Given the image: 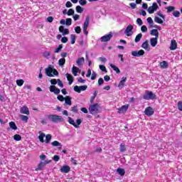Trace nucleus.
<instances>
[{"mask_svg": "<svg viewBox=\"0 0 182 182\" xmlns=\"http://www.w3.org/2000/svg\"><path fill=\"white\" fill-rule=\"evenodd\" d=\"M49 163H50V161H48V160H46L44 161H41L37 168H36V171H39L41 170H43V167H45V166L46 164H49Z\"/></svg>", "mask_w": 182, "mask_h": 182, "instance_id": "nucleus-7", "label": "nucleus"}, {"mask_svg": "<svg viewBox=\"0 0 182 182\" xmlns=\"http://www.w3.org/2000/svg\"><path fill=\"white\" fill-rule=\"evenodd\" d=\"M109 66L110 68H112V69H113V70L116 72V73L117 74L120 73V69H119L117 66L114 65V64H109Z\"/></svg>", "mask_w": 182, "mask_h": 182, "instance_id": "nucleus-29", "label": "nucleus"}, {"mask_svg": "<svg viewBox=\"0 0 182 182\" xmlns=\"http://www.w3.org/2000/svg\"><path fill=\"white\" fill-rule=\"evenodd\" d=\"M75 10L77 14H82V12H83V8H82L80 6H77L75 7Z\"/></svg>", "mask_w": 182, "mask_h": 182, "instance_id": "nucleus-35", "label": "nucleus"}, {"mask_svg": "<svg viewBox=\"0 0 182 182\" xmlns=\"http://www.w3.org/2000/svg\"><path fill=\"white\" fill-rule=\"evenodd\" d=\"M65 25H67V26H70V25H72V18H67L65 21Z\"/></svg>", "mask_w": 182, "mask_h": 182, "instance_id": "nucleus-42", "label": "nucleus"}, {"mask_svg": "<svg viewBox=\"0 0 182 182\" xmlns=\"http://www.w3.org/2000/svg\"><path fill=\"white\" fill-rule=\"evenodd\" d=\"M100 70H102V72H105V73H107V70L106 69V67L103 65H100L99 66Z\"/></svg>", "mask_w": 182, "mask_h": 182, "instance_id": "nucleus-41", "label": "nucleus"}, {"mask_svg": "<svg viewBox=\"0 0 182 182\" xmlns=\"http://www.w3.org/2000/svg\"><path fill=\"white\" fill-rule=\"evenodd\" d=\"M151 35H152V36H155V38H159V30L158 29L151 30Z\"/></svg>", "mask_w": 182, "mask_h": 182, "instance_id": "nucleus-27", "label": "nucleus"}, {"mask_svg": "<svg viewBox=\"0 0 182 182\" xmlns=\"http://www.w3.org/2000/svg\"><path fill=\"white\" fill-rule=\"evenodd\" d=\"M76 63H77V66L81 68V66H83V65L85 64V58L82 57V58H78L76 60Z\"/></svg>", "mask_w": 182, "mask_h": 182, "instance_id": "nucleus-15", "label": "nucleus"}, {"mask_svg": "<svg viewBox=\"0 0 182 182\" xmlns=\"http://www.w3.org/2000/svg\"><path fill=\"white\" fill-rule=\"evenodd\" d=\"M148 23L151 24V26L153 25L154 23V21H153V18H151V17H149L147 19H146Z\"/></svg>", "mask_w": 182, "mask_h": 182, "instance_id": "nucleus-53", "label": "nucleus"}, {"mask_svg": "<svg viewBox=\"0 0 182 182\" xmlns=\"http://www.w3.org/2000/svg\"><path fill=\"white\" fill-rule=\"evenodd\" d=\"M173 16H175V18H179L180 17V11H174L173 13Z\"/></svg>", "mask_w": 182, "mask_h": 182, "instance_id": "nucleus-46", "label": "nucleus"}, {"mask_svg": "<svg viewBox=\"0 0 182 182\" xmlns=\"http://www.w3.org/2000/svg\"><path fill=\"white\" fill-rule=\"evenodd\" d=\"M14 139L16 140V141H21V140H22V136H21L19 134H15L14 136Z\"/></svg>", "mask_w": 182, "mask_h": 182, "instance_id": "nucleus-36", "label": "nucleus"}, {"mask_svg": "<svg viewBox=\"0 0 182 182\" xmlns=\"http://www.w3.org/2000/svg\"><path fill=\"white\" fill-rule=\"evenodd\" d=\"M79 4L82 6H85V5H86V4H87V1H86V0H79Z\"/></svg>", "mask_w": 182, "mask_h": 182, "instance_id": "nucleus-47", "label": "nucleus"}, {"mask_svg": "<svg viewBox=\"0 0 182 182\" xmlns=\"http://www.w3.org/2000/svg\"><path fill=\"white\" fill-rule=\"evenodd\" d=\"M20 119L22 122H25V123H28V120H29V117L26 115H20Z\"/></svg>", "mask_w": 182, "mask_h": 182, "instance_id": "nucleus-30", "label": "nucleus"}, {"mask_svg": "<svg viewBox=\"0 0 182 182\" xmlns=\"http://www.w3.org/2000/svg\"><path fill=\"white\" fill-rule=\"evenodd\" d=\"M75 14V10H73V9H70L67 13V15H68V16H71V15H73Z\"/></svg>", "mask_w": 182, "mask_h": 182, "instance_id": "nucleus-44", "label": "nucleus"}, {"mask_svg": "<svg viewBox=\"0 0 182 182\" xmlns=\"http://www.w3.org/2000/svg\"><path fill=\"white\" fill-rule=\"evenodd\" d=\"M72 73L74 76H77V73H80V69L79 68L73 65L72 68Z\"/></svg>", "mask_w": 182, "mask_h": 182, "instance_id": "nucleus-16", "label": "nucleus"}, {"mask_svg": "<svg viewBox=\"0 0 182 182\" xmlns=\"http://www.w3.org/2000/svg\"><path fill=\"white\" fill-rule=\"evenodd\" d=\"M117 173L119 176H124V174H126V171H125L123 168H118L117 169Z\"/></svg>", "mask_w": 182, "mask_h": 182, "instance_id": "nucleus-25", "label": "nucleus"}, {"mask_svg": "<svg viewBox=\"0 0 182 182\" xmlns=\"http://www.w3.org/2000/svg\"><path fill=\"white\" fill-rule=\"evenodd\" d=\"M157 8H159L157 3H154L152 6L148 8L149 14H154V11H157Z\"/></svg>", "mask_w": 182, "mask_h": 182, "instance_id": "nucleus-10", "label": "nucleus"}, {"mask_svg": "<svg viewBox=\"0 0 182 182\" xmlns=\"http://www.w3.org/2000/svg\"><path fill=\"white\" fill-rule=\"evenodd\" d=\"M144 113L146 116H153L154 114V110L153 108H151V107H148L145 109Z\"/></svg>", "mask_w": 182, "mask_h": 182, "instance_id": "nucleus-11", "label": "nucleus"}, {"mask_svg": "<svg viewBox=\"0 0 182 182\" xmlns=\"http://www.w3.org/2000/svg\"><path fill=\"white\" fill-rule=\"evenodd\" d=\"M127 109H129V105H123L120 108L118 109L119 113H125V112H127Z\"/></svg>", "mask_w": 182, "mask_h": 182, "instance_id": "nucleus-17", "label": "nucleus"}, {"mask_svg": "<svg viewBox=\"0 0 182 182\" xmlns=\"http://www.w3.org/2000/svg\"><path fill=\"white\" fill-rule=\"evenodd\" d=\"M20 112L21 114H26L27 116L30 114L29 108L25 105L20 108Z\"/></svg>", "mask_w": 182, "mask_h": 182, "instance_id": "nucleus-13", "label": "nucleus"}, {"mask_svg": "<svg viewBox=\"0 0 182 182\" xmlns=\"http://www.w3.org/2000/svg\"><path fill=\"white\" fill-rule=\"evenodd\" d=\"M136 23L139 25V26H141V25H143V21L141 20V18H137Z\"/></svg>", "mask_w": 182, "mask_h": 182, "instance_id": "nucleus-54", "label": "nucleus"}, {"mask_svg": "<svg viewBox=\"0 0 182 182\" xmlns=\"http://www.w3.org/2000/svg\"><path fill=\"white\" fill-rule=\"evenodd\" d=\"M133 25L129 24L127 26V28L124 31V33L127 36H132L133 35Z\"/></svg>", "mask_w": 182, "mask_h": 182, "instance_id": "nucleus-9", "label": "nucleus"}, {"mask_svg": "<svg viewBox=\"0 0 182 182\" xmlns=\"http://www.w3.org/2000/svg\"><path fill=\"white\" fill-rule=\"evenodd\" d=\"M113 38V33L109 32L108 34H106L101 37L100 41L101 42H109L110 39Z\"/></svg>", "mask_w": 182, "mask_h": 182, "instance_id": "nucleus-6", "label": "nucleus"}, {"mask_svg": "<svg viewBox=\"0 0 182 182\" xmlns=\"http://www.w3.org/2000/svg\"><path fill=\"white\" fill-rule=\"evenodd\" d=\"M50 140H52V135L50 134H47L46 136V143H49L50 141Z\"/></svg>", "mask_w": 182, "mask_h": 182, "instance_id": "nucleus-40", "label": "nucleus"}, {"mask_svg": "<svg viewBox=\"0 0 182 182\" xmlns=\"http://www.w3.org/2000/svg\"><path fill=\"white\" fill-rule=\"evenodd\" d=\"M60 159V158L59 157V156L58 155H55L53 157V160L54 161H59V160Z\"/></svg>", "mask_w": 182, "mask_h": 182, "instance_id": "nucleus-59", "label": "nucleus"}, {"mask_svg": "<svg viewBox=\"0 0 182 182\" xmlns=\"http://www.w3.org/2000/svg\"><path fill=\"white\" fill-rule=\"evenodd\" d=\"M71 112H73V113H77V106H74L71 107Z\"/></svg>", "mask_w": 182, "mask_h": 182, "instance_id": "nucleus-51", "label": "nucleus"}, {"mask_svg": "<svg viewBox=\"0 0 182 182\" xmlns=\"http://www.w3.org/2000/svg\"><path fill=\"white\" fill-rule=\"evenodd\" d=\"M89 23H90V17L87 16H86L85 22L82 24V31L85 36H87V35H89V31H87V28H89Z\"/></svg>", "mask_w": 182, "mask_h": 182, "instance_id": "nucleus-2", "label": "nucleus"}, {"mask_svg": "<svg viewBox=\"0 0 182 182\" xmlns=\"http://www.w3.org/2000/svg\"><path fill=\"white\" fill-rule=\"evenodd\" d=\"M62 43H66L68 42V37H63L61 38Z\"/></svg>", "mask_w": 182, "mask_h": 182, "instance_id": "nucleus-62", "label": "nucleus"}, {"mask_svg": "<svg viewBox=\"0 0 182 182\" xmlns=\"http://www.w3.org/2000/svg\"><path fill=\"white\" fill-rule=\"evenodd\" d=\"M65 6H66V8H72L73 4L70 1H67L65 4Z\"/></svg>", "mask_w": 182, "mask_h": 182, "instance_id": "nucleus-60", "label": "nucleus"}, {"mask_svg": "<svg viewBox=\"0 0 182 182\" xmlns=\"http://www.w3.org/2000/svg\"><path fill=\"white\" fill-rule=\"evenodd\" d=\"M126 80H127V77H123L118 85V87H124V83H126Z\"/></svg>", "mask_w": 182, "mask_h": 182, "instance_id": "nucleus-21", "label": "nucleus"}, {"mask_svg": "<svg viewBox=\"0 0 182 182\" xmlns=\"http://www.w3.org/2000/svg\"><path fill=\"white\" fill-rule=\"evenodd\" d=\"M23 83H24V81L23 80H16V84L18 85V86H23Z\"/></svg>", "mask_w": 182, "mask_h": 182, "instance_id": "nucleus-45", "label": "nucleus"}, {"mask_svg": "<svg viewBox=\"0 0 182 182\" xmlns=\"http://www.w3.org/2000/svg\"><path fill=\"white\" fill-rule=\"evenodd\" d=\"M64 100L65 102V105H68V106L72 105V98H70V97L67 96Z\"/></svg>", "mask_w": 182, "mask_h": 182, "instance_id": "nucleus-26", "label": "nucleus"}, {"mask_svg": "<svg viewBox=\"0 0 182 182\" xmlns=\"http://www.w3.org/2000/svg\"><path fill=\"white\" fill-rule=\"evenodd\" d=\"M58 100H60V102H65V97H63V95H58L57 97Z\"/></svg>", "mask_w": 182, "mask_h": 182, "instance_id": "nucleus-49", "label": "nucleus"}, {"mask_svg": "<svg viewBox=\"0 0 182 182\" xmlns=\"http://www.w3.org/2000/svg\"><path fill=\"white\" fill-rule=\"evenodd\" d=\"M9 126L12 130H18V127H16V124H15L14 122H9Z\"/></svg>", "mask_w": 182, "mask_h": 182, "instance_id": "nucleus-31", "label": "nucleus"}, {"mask_svg": "<svg viewBox=\"0 0 182 182\" xmlns=\"http://www.w3.org/2000/svg\"><path fill=\"white\" fill-rule=\"evenodd\" d=\"M132 55L136 58H140V56H143V55H144V51L143 50H140L139 51L134 50L132 52Z\"/></svg>", "mask_w": 182, "mask_h": 182, "instance_id": "nucleus-12", "label": "nucleus"}, {"mask_svg": "<svg viewBox=\"0 0 182 182\" xmlns=\"http://www.w3.org/2000/svg\"><path fill=\"white\" fill-rule=\"evenodd\" d=\"M154 21L156 23H163V20H161V18H160L159 17L156 16L154 18Z\"/></svg>", "mask_w": 182, "mask_h": 182, "instance_id": "nucleus-43", "label": "nucleus"}, {"mask_svg": "<svg viewBox=\"0 0 182 182\" xmlns=\"http://www.w3.org/2000/svg\"><path fill=\"white\" fill-rule=\"evenodd\" d=\"M97 74L95 72H92V76H91V80H95L96 79Z\"/></svg>", "mask_w": 182, "mask_h": 182, "instance_id": "nucleus-64", "label": "nucleus"}, {"mask_svg": "<svg viewBox=\"0 0 182 182\" xmlns=\"http://www.w3.org/2000/svg\"><path fill=\"white\" fill-rule=\"evenodd\" d=\"M178 109L180 110V112H182V102L179 101L178 102Z\"/></svg>", "mask_w": 182, "mask_h": 182, "instance_id": "nucleus-52", "label": "nucleus"}, {"mask_svg": "<svg viewBox=\"0 0 182 182\" xmlns=\"http://www.w3.org/2000/svg\"><path fill=\"white\" fill-rule=\"evenodd\" d=\"M46 75L49 76V77H53L54 76H58L59 73L55 69L52 68V67H48L46 69Z\"/></svg>", "mask_w": 182, "mask_h": 182, "instance_id": "nucleus-3", "label": "nucleus"}, {"mask_svg": "<svg viewBox=\"0 0 182 182\" xmlns=\"http://www.w3.org/2000/svg\"><path fill=\"white\" fill-rule=\"evenodd\" d=\"M62 33H63V36H65V35H69V29L64 28V31H63V32Z\"/></svg>", "mask_w": 182, "mask_h": 182, "instance_id": "nucleus-57", "label": "nucleus"}, {"mask_svg": "<svg viewBox=\"0 0 182 182\" xmlns=\"http://www.w3.org/2000/svg\"><path fill=\"white\" fill-rule=\"evenodd\" d=\"M48 119L52 123H63L65 122V119L62 116L56 115V114H49L48 115Z\"/></svg>", "mask_w": 182, "mask_h": 182, "instance_id": "nucleus-1", "label": "nucleus"}, {"mask_svg": "<svg viewBox=\"0 0 182 182\" xmlns=\"http://www.w3.org/2000/svg\"><path fill=\"white\" fill-rule=\"evenodd\" d=\"M166 9H167V12L168 13L173 12V11H174V6H168Z\"/></svg>", "mask_w": 182, "mask_h": 182, "instance_id": "nucleus-50", "label": "nucleus"}, {"mask_svg": "<svg viewBox=\"0 0 182 182\" xmlns=\"http://www.w3.org/2000/svg\"><path fill=\"white\" fill-rule=\"evenodd\" d=\"M60 171L61 173H68L70 171V167H69V166H63L61 168H60Z\"/></svg>", "mask_w": 182, "mask_h": 182, "instance_id": "nucleus-20", "label": "nucleus"}, {"mask_svg": "<svg viewBox=\"0 0 182 182\" xmlns=\"http://www.w3.org/2000/svg\"><path fill=\"white\" fill-rule=\"evenodd\" d=\"M66 63V60L65 58H60L58 60L59 66H63Z\"/></svg>", "mask_w": 182, "mask_h": 182, "instance_id": "nucleus-34", "label": "nucleus"}, {"mask_svg": "<svg viewBox=\"0 0 182 182\" xmlns=\"http://www.w3.org/2000/svg\"><path fill=\"white\" fill-rule=\"evenodd\" d=\"M141 48H143V49H145V50H150V49L149 48V41H146L145 42H144L141 45Z\"/></svg>", "mask_w": 182, "mask_h": 182, "instance_id": "nucleus-28", "label": "nucleus"}, {"mask_svg": "<svg viewBox=\"0 0 182 182\" xmlns=\"http://www.w3.org/2000/svg\"><path fill=\"white\" fill-rule=\"evenodd\" d=\"M141 38H143V34H141V33H140L135 38L136 43H139V41H141Z\"/></svg>", "mask_w": 182, "mask_h": 182, "instance_id": "nucleus-32", "label": "nucleus"}, {"mask_svg": "<svg viewBox=\"0 0 182 182\" xmlns=\"http://www.w3.org/2000/svg\"><path fill=\"white\" fill-rule=\"evenodd\" d=\"M55 89H56V86H55V85H51V86L50 87V92H51L52 93H54Z\"/></svg>", "mask_w": 182, "mask_h": 182, "instance_id": "nucleus-56", "label": "nucleus"}, {"mask_svg": "<svg viewBox=\"0 0 182 182\" xmlns=\"http://www.w3.org/2000/svg\"><path fill=\"white\" fill-rule=\"evenodd\" d=\"M70 40H71V44L75 45V43L76 42V36H75V34H71Z\"/></svg>", "mask_w": 182, "mask_h": 182, "instance_id": "nucleus-33", "label": "nucleus"}, {"mask_svg": "<svg viewBox=\"0 0 182 182\" xmlns=\"http://www.w3.org/2000/svg\"><path fill=\"white\" fill-rule=\"evenodd\" d=\"M52 146H53V147H58V149H62V144H60L59 141H54L51 143Z\"/></svg>", "mask_w": 182, "mask_h": 182, "instance_id": "nucleus-23", "label": "nucleus"}, {"mask_svg": "<svg viewBox=\"0 0 182 182\" xmlns=\"http://www.w3.org/2000/svg\"><path fill=\"white\" fill-rule=\"evenodd\" d=\"M68 123L70 124H72V126H74V127H75V129H77V127H79V126H77V124H76V123H75V120H73L72 119V117H68Z\"/></svg>", "mask_w": 182, "mask_h": 182, "instance_id": "nucleus-22", "label": "nucleus"}, {"mask_svg": "<svg viewBox=\"0 0 182 182\" xmlns=\"http://www.w3.org/2000/svg\"><path fill=\"white\" fill-rule=\"evenodd\" d=\"M57 83L58 85V86H60V87H63V83L62 82V81L60 80H57Z\"/></svg>", "mask_w": 182, "mask_h": 182, "instance_id": "nucleus-63", "label": "nucleus"}, {"mask_svg": "<svg viewBox=\"0 0 182 182\" xmlns=\"http://www.w3.org/2000/svg\"><path fill=\"white\" fill-rule=\"evenodd\" d=\"M105 83V80H103V78H99L98 80V85L99 86H102Z\"/></svg>", "mask_w": 182, "mask_h": 182, "instance_id": "nucleus-58", "label": "nucleus"}, {"mask_svg": "<svg viewBox=\"0 0 182 182\" xmlns=\"http://www.w3.org/2000/svg\"><path fill=\"white\" fill-rule=\"evenodd\" d=\"M141 32H146L147 31V26H142L141 27Z\"/></svg>", "mask_w": 182, "mask_h": 182, "instance_id": "nucleus-61", "label": "nucleus"}, {"mask_svg": "<svg viewBox=\"0 0 182 182\" xmlns=\"http://www.w3.org/2000/svg\"><path fill=\"white\" fill-rule=\"evenodd\" d=\"M63 46L62 44L59 45L58 47L55 50V53H59L62 50Z\"/></svg>", "mask_w": 182, "mask_h": 182, "instance_id": "nucleus-38", "label": "nucleus"}, {"mask_svg": "<svg viewBox=\"0 0 182 182\" xmlns=\"http://www.w3.org/2000/svg\"><path fill=\"white\" fill-rule=\"evenodd\" d=\"M119 150L122 153H124L126 151V145L124 144H121L119 146Z\"/></svg>", "mask_w": 182, "mask_h": 182, "instance_id": "nucleus-37", "label": "nucleus"}, {"mask_svg": "<svg viewBox=\"0 0 182 182\" xmlns=\"http://www.w3.org/2000/svg\"><path fill=\"white\" fill-rule=\"evenodd\" d=\"M99 104L96 103L92 105H90L89 112L91 114H97V113H100V110H99Z\"/></svg>", "mask_w": 182, "mask_h": 182, "instance_id": "nucleus-4", "label": "nucleus"}, {"mask_svg": "<svg viewBox=\"0 0 182 182\" xmlns=\"http://www.w3.org/2000/svg\"><path fill=\"white\" fill-rule=\"evenodd\" d=\"M170 50H176L177 49V42L176 40H172L171 41V46L169 47Z\"/></svg>", "mask_w": 182, "mask_h": 182, "instance_id": "nucleus-14", "label": "nucleus"}, {"mask_svg": "<svg viewBox=\"0 0 182 182\" xmlns=\"http://www.w3.org/2000/svg\"><path fill=\"white\" fill-rule=\"evenodd\" d=\"M45 134H43V133H41V134H40V135L38 136V139H39V140H40V141L41 142V143H43L45 141L43 140V139H44V137H45Z\"/></svg>", "mask_w": 182, "mask_h": 182, "instance_id": "nucleus-39", "label": "nucleus"}, {"mask_svg": "<svg viewBox=\"0 0 182 182\" xmlns=\"http://www.w3.org/2000/svg\"><path fill=\"white\" fill-rule=\"evenodd\" d=\"M157 39H159V38H151L150 39V43L152 48H156V46L157 45Z\"/></svg>", "mask_w": 182, "mask_h": 182, "instance_id": "nucleus-18", "label": "nucleus"}, {"mask_svg": "<svg viewBox=\"0 0 182 182\" xmlns=\"http://www.w3.org/2000/svg\"><path fill=\"white\" fill-rule=\"evenodd\" d=\"M87 85H80V86L75 85L74 87V90L75 92H77V93L85 92V90H87Z\"/></svg>", "mask_w": 182, "mask_h": 182, "instance_id": "nucleus-8", "label": "nucleus"}, {"mask_svg": "<svg viewBox=\"0 0 182 182\" xmlns=\"http://www.w3.org/2000/svg\"><path fill=\"white\" fill-rule=\"evenodd\" d=\"M44 58H49L50 56V53L49 51H45L43 53Z\"/></svg>", "mask_w": 182, "mask_h": 182, "instance_id": "nucleus-55", "label": "nucleus"}, {"mask_svg": "<svg viewBox=\"0 0 182 182\" xmlns=\"http://www.w3.org/2000/svg\"><path fill=\"white\" fill-rule=\"evenodd\" d=\"M160 66L161 69H167L168 68V63L167 61H162L160 63Z\"/></svg>", "mask_w": 182, "mask_h": 182, "instance_id": "nucleus-24", "label": "nucleus"}, {"mask_svg": "<svg viewBox=\"0 0 182 182\" xmlns=\"http://www.w3.org/2000/svg\"><path fill=\"white\" fill-rule=\"evenodd\" d=\"M67 80H68V85H72L73 83V75L67 73L65 75Z\"/></svg>", "mask_w": 182, "mask_h": 182, "instance_id": "nucleus-19", "label": "nucleus"}, {"mask_svg": "<svg viewBox=\"0 0 182 182\" xmlns=\"http://www.w3.org/2000/svg\"><path fill=\"white\" fill-rule=\"evenodd\" d=\"M75 31L77 33H80V32H82V28H80V26H76L75 28Z\"/></svg>", "mask_w": 182, "mask_h": 182, "instance_id": "nucleus-48", "label": "nucleus"}, {"mask_svg": "<svg viewBox=\"0 0 182 182\" xmlns=\"http://www.w3.org/2000/svg\"><path fill=\"white\" fill-rule=\"evenodd\" d=\"M143 99H144V100H153L156 99V95L153 92L146 90L143 95Z\"/></svg>", "mask_w": 182, "mask_h": 182, "instance_id": "nucleus-5", "label": "nucleus"}]
</instances>
